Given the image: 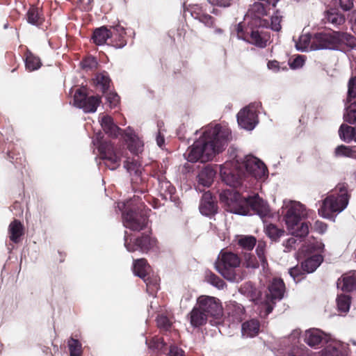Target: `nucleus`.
Wrapping results in <instances>:
<instances>
[{
	"mask_svg": "<svg viewBox=\"0 0 356 356\" xmlns=\"http://www.w3.org/2000/svg\"><path fill=\"white\" fill-rule=\"evenodd\" d=\"M351 302V298L349 295L340 294L337 298V305L339 311L341 312H347L349 311Z\"/></svg>",
	"mask_w": 356,
	"mask_h": 356,
	"instance_id": "nucleus-41",
	"label": "nucleus"
},
{
	"mask_svg": "<svg viewBox=\"0 0 356 356\" xmlns=\"http://www.w3.org/2000/svg\"><path fill=\"white\" fill-rule=\"evenodd\" d=\"M268 293L266 295V300L265 303L266 315H268L272 312L274 305L277 300H280L285 291V284L280 278H273L269 284Z\"/></svg>",
	"mask_w": 356,
	"mask_h": 356,
	"instance_id": "nucleus-12",
	"label": "nucleus"
},
{
	"mask_svg": "<svg viewBox=\"0 0 356 356\" xmlns=\"http://www.w3.org/2000/svg\"><path fill=\"white\" fill-rule=\"evenodd\" d=\"M281 21V17L278 15H273L271 17V29L275 31H279L282 28L280 24Z\"/></svg>",
	"mask_w": 356,
	"mask_h": 356,
	"instance_id": "nucleus-61",
	"label": "nucleus"
},
{
	"mask_svg": "<svg viewBox=\"0 0 356 356\" xmlns=\"http://www.w3.org/2000/svg\"><path fill=\"white\" fill-rule=\"evenodd\" d=\"M346 351L344 347L337 342L328 344L323 350L322 356H346Z\"/></svg>",
	"mask_w": 356,
	"mask_h": 356,
	"instance_id": "nucleus-35",
	"label": "nucleus"
},
{
	"mask_svg": "<svg viewBox=\"0 0 356 356\" xmlns=\"http://www.w3.org/2000/svg\"><path fill=\"white\" fill-rule=\"evenodd\" d=\"M150 266L147 261L144 259H138L134 261L133 271L134 273L139 277L144 278L149 273Z\"/></svg>",
	"mask_w": 356,
	"mask_h": 356,
	"instance_id": "nucleus-33",
	"label": "nucleus"
},
{
	"mask_svg": "<svg viewBox=\"0 0 356 356\" xmlns=\"http://www.w3.org/2000/svg\"><path fill=\"white\" fill-rule=\"evenodd\" d=\"M101 126L106 134L113 137H117L120 131V129L114 123L113 119L109 115L102 117Z\"/></svg>",
	"mask_w": 356,
	"mask_h": 356,
	"instance_id": "nucleus-28",
	"label": "nucleus"
},
{
	"mask_svg": "<svg viewBox=\"0 0 356 356\" xmlns=\"http://www.w3.org/2000/svg\"><path fill=\"white\" fill-rule=\"evenodd\" d=\"M246 207H241L238 211L235 213L247 215L249 213V208L256 214L259 215L262 219L270 216V211L268 204L261 198L258 194L253 196H249L245 199Z\"/></svg>",
	"mask_w": 356,
	"mask_h": 356,
	"instance_id": "nucleus-10",
	"label": "nucleus"
},
{
	"mask_svg": "<svg viewBox=\"0 0 356 356\" xmlns=\"http://www.w3.org/2000/svg\"><path fill=\"white\" fill-rule=\"evenodd\" d=\"M232 187V188L223 190L219 195L220 202L227 205L230 210H232L233 204L238 202L241 197L240 193L234 189L235 187Z\"/></svg>",
	"mask_w": 356,
	"mask_h": 356,
	"instance_id": "nucleus-24",
	"label": "nucleus"
},
{
	"mask_svg": "<svg viewBox=\"0 0 356 356\" xmlns=\"http://www.w3.org/2000/svg\"><path fill=\"white\" fill-rule=\"evenodd\" d=\"M216 170L210 165H206L197 175V182L199 185L204 187H209L216 176Z\"/></svg>",
	"mask_w": 356,
	"mask_h": 356,
	"instance_id": "nucleus-23",
	"label": "nucleus"
},
{
	"mask_svg": "<svg viewBox=\"0 0 356 356\" xmlns=\"http://www.w3.org/2000/svg\"><path fill=\"white\" fill-rule=\"evenodd\" d=\"M106 99L110 104V107H115L120 102V97L117 93L108 92L106 95Z\"/></svg>",
	"mask_w": 356,
	"mask_h": 356,
	"instance_id": "nucleus-57",
	"label": "nucleus"
},
{
	"mask_svg": "<svg viewBox=\"0 0 356 356\" xmlns=\"http://www.w3.org/2000/svg\"><path fill=\"white\" fill-rule=\"evenodd\" d=\"M266 242L263 240L258 241L257 245L256 248V254L258 259L264 269L268 266V261L266 258Z\"/></svg>",
	"mask_w": 356,
	"mask_h": 356,
	"instance_id": "nucleus-39",
	"label": "nucleus"
},
{
	"mask_svg": "<svg viewBox=\"0 0 356 356\" xmlns=\"http://www.w3.org/2000/svg\"><path fill=\"white\" fill-rule=\"evenodd\" d=\"M151 232L143 233L138 236L124 235V246L129 252L140 251L147 253L156 245V239L150 236Z\"/></svg>",
	"mask_w": 356,
	"mask_h": 356,
	"instance_id": "nucleus-7",
	"label": "nucleus"
},
{
	"mask_svg": "<svg viewBox=\"0 0 356 356\" xmlns=\"http://www.w3.org/2000/svg\"><path fill=\"white\" fill-rule=\"evenodd\" d=\"M260 330V323L257 319H251L245 321L242 324V335L246 337H254L257 336Z\"/></svg>",
	"mask_w": 356,
	"mask_h": 356,
	"instance_id": "nucleus-26",
	"label": "nucleus"
},
{
	"mask_svg": "<svg viewBox=\"0 0 356 356\" xmlns=\"http://www.w3.org/2000/svg\"><path fill=\"white\" fill-rule=\"evenodd\" d=\"M95 84L102 93H106L111 88V79L108 73L105 71L97 74L95 76Z\"/></svg>",
	"mask_w": 356,
	"mask_h": 356,
	"instance_id": "nucleus-36",
	"label": "nucleus"
},
{
	"mask_svg": "<svg viewBox=\"0 0 356 356\" xmlns=\"http://www.w3.org/2000/svg\"><path fill=\"white\" fill-rule=\"evenodd\" d=\"M26 69L29 72L38 70L42 66L40 58L27 49L24 54Z\"/></svg>",
	"mask_w": 356,
	"mask_h": 356,
	"instance_id": "nucleus-31",
	"label": "nucleus"
},
{
	"mask_svg": "<svg viewBox=\"0 0 356 356\" xmlns=\"http://www.w3.org/2000/svg\"><path fill=\"white\" fill-rule=\"evenodd\" d=\"M195 18L209 28H215L216 19L209 14L197 13Z\"/></svg>",
	"mask_w": 356,
	"mask_h": 356,
	"instance_id": "nucleus-46",
	"label": "nucleus"
},
{
	"mask_svg": "<svg viewBox=\"0 0 356 356\" xmlns=\"http://www.w3.org/2000/svg\"><path fill=\"white\" fill-rule=\"evenodd\" d=\"M27 21L29 24L40 26L44 22V17L38 7L31 6L26 13Z\"/></svg>",
	"mask_w": 356,
	"mask_h": 356,
	"instance_id": "nucleus-34",
	"label": "nucleus"
},
{
	"mask_svg": "<svg viewBox=\"0 0 356 356\" xmlns=\"http://www.w3.org/2000/svg\"><path fill=\"white\" fill-rule=\"evenodd\" d=\"M356 97V76L352 77L348 81V100L351 102L352 99Z\"/></svg>",
	"mask_w": 356,
	"mask_h": 356,
	"instance_id": "nucleus-55",
	"label": "nucleus"
},
{
	"mask_svg": "<svg viewBox=\"0 0 356 356\" xmlns=\"http://www.w3.org/2000/svg\"><path fill=\"white\" fill-rule=\"evenodd\" d=\"M323 20L325 24L328 23L334 27H337L345 22V17L343 15L339 13L336 9H330L325 13Z\"/></svg>",
	"mask_w": 356,
	"mask_h": 356,
	"instance_id": "nucleus-29",
	"label": "nucleus"
},
{
	"mask_svg": "<svg viewBox=\"0 0 356 356\" xmlns=\"http://www.w3.org/2000/svg\"><path fill=\"white\" fill-rule=\"evenodd\" d=\"M98 150L101 159L104 161V163L108 168L114 170L120 165V156L116 147L110 140L99 141Z\"/></svg>",
	"mask_w": 356,
	"mask_h": 356,
	"instance_id": "nucleus-9",
	"label": "nucleus"
},
{
	"mask_svg": "<svg viewBox=\"0 0 356 356\" xmlns=\"http://www.w3.org/2000/svg\"><path fill=\"white\" fill-rule=\"evenodd\" d=\"M206 278L209 283L219 289H222L226 286L223 280L211 271L207 274Z\"/></svg>",
	"mask_w": 356,
	"mask_h": 356,
	"instance_id": "nucleus-48",
	"label": "nucleus"
},
{
	"mask_svg": "<svg viewBox=\"0 0 356 356\" xmlns=\"http://www.w3.org/2000/svg\"><path fill=\"white\" fill-rule=\"evenodd\" d=\"M8 157L10 162L15 165H25L26 158L24 154H21L15 149H11L8 152Z\"/></svg>",
	"mask_w": 356,
	"mask_h": 356,
	"instance_id": "nucleus-44",
	"label": "nucleus"
},
{
	"mask_svg": "<svg viewBox=\"0 0 356 356\" xmlns=\"http://www.w3.org/2000/svg\"><path fill=\"white\" fill-rule=\"evenodd\" d=\"M257 118L256 111L251 109L250 106L245 107L237 114L238 125L248 130H252L254 128Z\"/></svg>",
	"mask_w": 356,
	"mask_h": 356,
	"instance_id": "nucleus-15",
	"label": "nucleus"
},
{
	"mask_svg": "<svg viewBox=\"0 0 356 356\" xmlns=\"http://www.w3.org/2000/svg\"><path fill=\"white\" fill-rule=\"evenodd\" d=\"M93 0H77L79 9L83 11H89L92 8Z\"/></svg>",
	"mask_w": 356,
	"mask_h": 356,
	"instance_id": "nucleus-58",
	"label": "nucleus"
},
{
	"mask_svg": "<svg viewBox=\"0 0 356 356\" xmlns=\"http://www.w3.org/2000/svg\"><path fill=\"white\" fill-rule=\"evenodd\" d=\"M246 175L261 179L268 175V168L259 159L252 155L246 156L243 161L225 163L220 168L222 181L228 186L238 187L241 185Z\"/></svg>",
	"mask_w": 356,
	"mask_h": 356,
	"instance_id": "nucleus-2",
	"label": "nucleus"
},
{
	"mask_svg": "<svg viewBox=\"0 0 356 356\" xmlns=\"http://www.w3.org/2000/svg\"><path fill=\"white\" fill-rule=\"evenodd\" d=\"M307 216L306 208L300 202H292L286 207L284 220L293 236L302 238L308 235L310 224L307 222L300 223Z\"/></svg>",
	"mask_w": 356,
	"mask_h": 356,
	"instance_id": "nucleus-4",
	"label": "nucleus"
},
{
	"mask_svg": "<svg viewBox=\"0 0 356 356\" xmlns=\"http://www.w3.org/2000/svg\"><path fill=\"white\" fill-rule=\"evenodd\" d=\"M344 120L349 124L356 122V101L351 103L346 109V113L344 114Z\"/></svg>",
	"mask_w": 356,
	"mask_h": 356,
	"instance_id": "nucleus-49",
	"label": "nucleus"
},
{
	"mask_svg": "<svg viewBox=\"0 0 356 356\" xmlns=\"http://www.w3.org/2000/svg\"><path fill=\"white\" fill-rule=\"evenodd\" d=\"M196 305L209 317L219 319L222 316L223 309L219 299L209 296H200Z\"/></svg>",
	"mask_w": 356,
	"mask_h": 356,
	"instance_id": "nucleus-11",
	"label": "nucleus"
},
{
	"mask_svg": "<svg viewBox=\"0 0 356 356\" xmlns=\"http://www.w3.org/2000/svg\"><path fill=\"white\" fill-rule=\"evenodd\" d=\"M111 33L109 44L115 48H122L127 44V33L123 26L120 24L110 27Z\"/></svg>",
	"mask_w": 356,
	"mask_h": 356,
	"instance_id": "nucleus-18",
	"label": "nucleus"
},
{
	"mask_svg": "<svg viewBox=\"0 0 356 356\" xmlns=\"http://www.w3.org/2000/svg\"><path fill=\"white\" fill-rule=\"evenodd\" d=\"M296 236H293L292 237L289 238L287 240L284 241L283 245L285 248V252H290L293 249H295V245L296 243L297 240L295 238Z\"/></svg>",
	"mask_w": 356,
	"mask_h": 356,
	"instance_id": "nucleus-59",
	"label": "nucleus"
},
{
	"mask_svg": "<svg viewBox=\"0 0 356 356\" xmlns=\"http://www.w3.org/2000/svg\"><path fill=\"white\" fill-rule=\"evenodd\" d=\"M323 261V258L321 254H314L304 260L301 264L305 272L312 273L316 270Z\"/></svg>",
	"mask_w": 356,
	"mask_h": 356,
	"instance_id": "nucleus-30",
	"label": "nucleus"
},
{
	"mask_svg": "<svg viewBox=\"0 0 356 356\" xmlns=\"http://www.w3.org/2000/svg\"><path fill=\"white\" fill-rule=\"evenodd\" d=\"M305 60L302 56H298L291 62H289V65L292 69H296L302 67L304 65Z\"/></svg>",
	"mask_w": 356,
	"mask_h": 356,
	"instance_id": "nucleus-62",
	"label": "nucleus"
},
{
	"mask_svg": "<svg viewBox=\"0 0 356 356\" xmlns=\"http://www.w3.org/2000/svg\"><path fill=\"white\" fill-rule=\"evenodd\" d=\"M245 264L247 268H257L259 266V261L257 257L252 254L245 255Z\"/></svg>",
	"mask_w": 356,
	"mask_h": 356,
	"instance_id": "nucleus-54",
	"label": "nucleus"
},
{
	"mask_svg": "<svg viewBox=\"0 0 356 356\" xmlns=\"http://www.w3.org/2000/svg\"><path fill=\"white\" fill-rule=\"evenodd\" d=\"M145 207L143 203H140L136 207L127 208L122 213L124 225L135 232H140L146 228L149 219Z\"/></svg>",
	"mask_w": 356,
	"mask_h": 356,
	"instance_id": "nucleus-6",
	"label": "nucleus"
},
{
	"mask_svg": "<svg viewBox=\"0 0 356 356\" xmlns=\"http://www.w3.org/2000/svg\"><path fill=\"white\" fill-rule=\"evenodd\" d=\"M336 49L334 31L332 33H317L313 35L312 49Z\"/></svg>",
	"mask_w": 356,
	"mask_h": 356,
	"instance_id": "nucleus-14",
	"label": "nucleus"
},
{
	"mask_svg": "<svg viewBox=\"0 0 356 356\" xmlns=\"http://www.w3.org/2000/svg\"><path fill=\"white\" fill-rule=\"evenodd\" d=\"M340 8L344 10H350L353 7V0H339Z\"/></svg>",
	"mask_w": 356,
	"mask_h": 356,
	"instance_id": "nucleus-63",
	"label": "nucleus"
},
{
	"mask_svg": "<svg viewBox=\"0 0 356 356\" xmlns=\"http://www.w3.org/2000/svg\"><path fill=\"white\" fill-rule=\"evenodd\" d=\"M147 285V290L156 291L159 287V278L157 276L150 275L149 273L142 278Z\"/></svg>",
	"mask_w": 356,
	"mask_h": 356,
	"instance_id": "nucleus-50",
	"label": "nucleus"
},
{
	"mask_svg": "<svg viewBox=\"0 0 356 356\" xmlns=\"http://www.w3.org/2000/svg\"><path fill=\"white\" fill-rule=\"evenodd\" d=\"M304 341L311 347H317L321 345L323 341L327 342V336L320 330L311 329L305 332Z\"/></svg>",
	"mask_w": 356,
	"mask_h": 356,
	"instance_id": "nucleus-20",
	"label": "nucleus"
},
{
	"mask_svg": "<svg viewBox=\"0 0 356 356\" xmlns=\"http://www.w3.org/2000/svg\"><path fill=\"white\" fill-rule=\"evenodd\" d=\"M81 66L83 70L87 71H95L97 69L98 62L96 58L93 56H88L82 60Z\"/></svg>",
	"mask_w": 356,
	"mask_h": 356,
	"instance_id": "nucleus-51",
	"label": "nucleus"
},
{
	"mask_svg": "<svg viewBox=\"0 0 356 356\" xmlns=\"http://www.w3.org/2000/svg\"><path fill=\"white\" fill-rule=\"evenodd\" d=\"M264 232L273 242H277L284 236L285 232L283 229L278 228L275 225L268 223L264 226Z\"/></svg>",
	"mask_w": 356,
	"mask_h": 356,
	"instance_id": "nucleus-37",
	"label": "nucleus"
},
{
	"mask_svg": "<svg viewBox=\"0 0 356 356\" xmlns=\"http://www.w3.org/2000/svg\"><path fill=\"white\" fill-rule=\"evenodd\" d=\"M190 323L193 327H197L205 325L209 317L196 305L189 313Z\"/></svg>",
	"mask_w": 356,
	"mask_h": 356,
	"instance_id": "nucleus-25",
	"label": "nucleus"
},
{
	"mask_svg": "<svg viewBox=\"0 0 356 356\" xmlns=\"http://www.w3.org/2000/svg\"><path fill=\"white\" fill-rule=\"evenodd\" d=\"M228 314L233 316L236 321H241L245 313L244 307L238 303H232L228 306Z\"/></svg>",
	"mask_w": 356,
	"mask_h": 356,
	"instance_id": "nucleus-40",
	"label": "nucleus"
},
{
	"mask_svg": "<svg viewBox=\"0 0 356 356\" xmlns=\"http://www.w3.org/2000/svg\"><path fill=\"white\" fill-rule=\"evenodd\" d=\"M68 348L70 356H81L82 345L78 339L71 337L68 341Z\"/></svg>",
	"mask_w": 356,
	"mask_h": 356,
	"instance_id": "nucleus-43",
	"label": "nucleus"
},
{
	"mask_svg": "<svg viewBox=\"0 0 356 356\" xmlns=\"http://www.w3.org/2000/svg\"><path fill=\"white\" fill-rule=\"evenodd\" d=\"M200 211L202 214L207 216H211L217 213V202L209 191L205 192L202 195L200 204Z\"/></svg>",
	"mask_w": 356,
	"mask_h": 356,
	"instance_id": "nucleus-17",
	"label": "nucleus"
},
{
	"mask_svg": "<svg viewBox=\"0 0 356 356\" xmlns=\"http://www.w3.org/2000/svg\"><path fill=\"white\" fill-rule=\"evenodd\" d=\"M339 135L340 138L346 142H356V127L349 126L346 124H342L339 129Z\"/></svg>",
	"mask_w": 356,
	"mask_h": 356,
	"instance_id": "nucleus-32",
	"label": "nucleus"
},
{
	"mask_svg": "<svg viewBox=\"0 0 356 356\" xmlns=\"http://www.w3.org/2000/svg\"><path fill=\"white\" fill-rule=\"evenodd\" d=\"M270 5L266 2H255L252 6L250 12L252 15L251 24L258 26H266V21L261 19V17L268 15V10H270Z\"/></svg>",
	"mask_w": 356,
	"mask_h": 356,
	"instance_id": "nucleus-16",
	"label": "nucleus"
},
{
	"mask_svg": "<svg viewBox=\"0 0 356 356\" xmlns=\"http://www.w3.org/2000/svg\"><path fill=\"white\" fill-rule=\"evenodd\" d=\"M236 32L238 38L254 44L258 47L264 48L267 45L266 37L262 35L258 29H254L252 26L243 27L241 24H238Z\"/></svg>",
	"mask_w": 356,
	"mask_h": 356,
	"instance_id": "nucleus-13",
	"label": "nucleus"
},
{
	"mask_svg": "<svg viewBox=\"0 0 356 356\" xmlns=\"http://www.w3.org/2000/svg\"><path fill=\"white\" fill-rule=\"evenodd\" d=\"M241 262V258L237 254L222 250L215 263V267L225 279L232 282H238L241 280L238 273Z\"/></svg>",
	"mask_w": 356,
	"mask_h": 356,
	"instance_id": "nucleus-5",
	"label": "nucleus"
},
{
	"mask_svg": "<svg viewBox=\"0 0 356 356\" xmlns=\"http://www.w3.org/2000/svg\"><path fill=\"white\" fill-rule=\"evenodd\" d=\"M257 238L252 235L238 236L237 245L242 249L251 251L257 244Z\"/></svg>",
	"mask_w": 356,
	"mask_h": 356,
	"instance_id": "nucleus-38",
	"label": "nucleus"
},
{
	"mask_svg": "<svg viewBox=\"0 0 356 356\" xmlns=\"http://www.w3.org/2000/svg\"><path fill=\"white\" fill-rule=\"evenodd\" d=\"M167 356H185V353L178 346L171 345Z\"/></svg>",
	"mask_w": 356,
	"mask_h": 356,
	"instance_id": "nucleus-60",
	"label": "nucleus"
},
{
	"mask_svg": "<svg viewBox=\"0 0 356 356\" xmlns=\"http://www.w3.org/2000/svg\"><path fill=\"white\" fill-rule=\"evenodd\" d=\"M10 240L14 243H19L24 234V225L17 219L13 220L8 226Z\"/></svg>",
	"mask_w": 356,
	"mask_h": 356,
	"instance_id": "nucleus-22",
	"label": "nucleus"
},
{
	"mask_svg": "<svg viewBox=\"0 0 356 356\" xmlns=\"http://www.w3.org/2000/svg\"><path fill=\"white\" fill-rule=\"evenodd\" d=\"M350 197L348 185L339 184L323 200L318 209L319 215L325 218H332L334 213H339L347 207Z\"/></svg>",
	"mask_w": 356,
	"mask_h": 356,
	"instance_id": "nucleus-3",
	"label": "nucleus"
},
{
	"mask_svg": "<svg viewBox=\"0 0 356 356\" xmlns=\"http://www.w3.org/2000/svg\"><path fill=\"white\" fill-rule=\"evenodd\" d=\"M313 35L310 34L302 35L296 46L298 49L304 51L309 47L312 49Z\"/></svg>",
	"mask_w": 356,
	"mask_h": 356,
	"instance_id": "nucleus-47",
	"label": "nucleus"
},
{
	"mask_svg": "<svg viewBox=\"0 0 356 356\" xmlns=\"http://www.w3.org/2000/svg\"><path fill=\"white\" fill-rule=\"evenodd\" d=\"M336 49H351L356 47V38L349 33L334 31Z\"/></svg>",
	"mask_w": 356,
	"mask_h": 356,
	"instance_id": "nucleus-19",
	"label": "nucleus"
},
{
	"mask_svg": "<svg viewBox=\"0 0 356 356\" xmlns=\"http://www.w3.org/2000/svg\"><path fill=\"white\" fill-rule=\"evenodd\" d=\"M111 34L110 29L103 26L94 30L91 39L96 45H102L109 40Z\"/></svg>",
	"mask_w": 356,
	"mask_h": 356,
	"instance_id": "nucleus-27",
	"label": "nucleus"
},
{
	"mask_svg": "<svg viewBox=\"0 0 356 356\" xmlns=\"http://www.w3.org/2000/svg\"><path fill=\"white\" fill-rule=\"evenodd\" d=\"M268 68L275 72H279L280 70H287V66L285 65L284 66H281L280 63L276 60H269L267 63Z\"/></svg>",
	"mask_w": 356,
	"mask_h": 356,
	"instance_id": "nucleus-56",
	"label": "nucleus"
},
{
	"mask_svg": "<svg viewBox=\"0 0 356 356\" xmlns=\"http://www.w3.org/2000/svg\"><path fill=\"white\" fill-rule=\"evenodd\" d=\"M166 346V343H165L163 339L162 338H157L155 339H153V345L152 346L161 351H163V349Z\"/></svg>",
	"mask_w": 356,
	"mask_h": 356,
	"instance_id": "nucleus-64",
	"label": "nucleus"
},
{
	"mask_svg": "<svg viewBox=\"0 0 356 356\" xmlns=\"http://www.w3.org/2000/svg\"><path fill=\"white\" fill-rule=\"evenodd\" d=\"M334 154L336 156H346L351 158L353 157L355 152L351 147L344 145H341L337 147L334 150Z\"/></svg>",
	"mask_w": 356,
	"mask_h": 356,
	"instance_id": "nucleus-52",
	"label": "nucleus"
},
{
	"mask_svg": "<svg viewBox=\"0 0 356 356\" xmlns=\"http://www.w3.org/2000/svg\"><path fill=\"white\" fill-rule=\"evenodd\" d=\"M165 173V170H160V174L156 172L154 175H157V180L161 189H163L165 192H168L170 194H172L175 191V188L170 181L166 180V178L164 176Z\"/></svg>",
	"mask_w": 356,
	"mask_h": 356,
	"instance_id": "nucleus-42",
	"label": "nucleus"
},
{
	"mask_svg": "<svg viewBox=\"0 0 356 356\" xmlns=\"http://www.w3.org/2000/svg\"><path fill=\"white\" fill-rule=\"evenodd\" d=\"M231 139V131L226 126L216 124L205 129L202 136L188 149L190 162L206 163L221 152Z\"/></svg>",
	"mask_w": 356,
	"mask_h": 356,
	"instance_id": "nucleus-1",
	"label": "nucleus"
},
{
	"mask_svg": "<svg viewBox=\"0 0 356 356\" xmlns=\"http://www.w3.org/2000/svg\"><path fill=\"white\" fill-rule=\"evenodd\" d=\"M306 272L302 268V264L300 266H296L289 269L290 275L296 280V282L300 281L304 278Z\"/></svg>",
	"mask_w": 356,
	"mask_h": 356,
	"instance_id": "nucleus-53",
	"label": "nucleus"
},
{
	"mask_svg": "<svg viewBox=\"0 0 356 356\" xmlns=\"http://www.w3.org/2000/svg\"><path fill=\"white\" fill-rule=\"evenodd\" d=\"M156 321L161 332H168L171 330L172 323L166 316L159 315Z\"/></svg>",
	"mask_w": 356,
	"mask_h": 356,
	"instance_id": "nucleus-45",
	"label": "nucleus"
},
{
	"mask_svg": "<svg viewBox=\"0 0 356 356\" xmlns=\"http://www.w3.org/2000/svg\"><path fill=\"white\" fill-rule=\"evenodd\" d=\"M101 103L102 97L99 95L89 96L86 87L76 90L74 95V106L85 113H95Z\"/></svg>",
	"mask_w": 356,
	"mask_h": 356,
	"instance_id": "nucleus-8",
	"label": "nucleus"
},
{
	"mask_svg": "<svg viewBox=\"0 0 356 356\" xmlns=\"http://www.w3.org/2000/svg\"><path fill=\"white\" fill-rule=\"evenodd\" d=\"M337 287L343 291L351 292L356 289V274L348 272L343 274L337 280Z\"/></svg>",
	"mask_w": 356,
	"mask_h": 356,
	"instance_id": "nucleus-21",
	"label": "nucleus"
}]
</instances>
